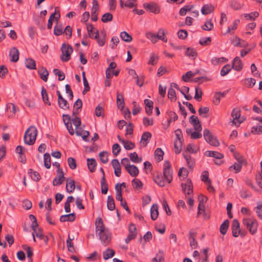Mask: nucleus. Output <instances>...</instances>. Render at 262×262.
Returning <instances> with one entry per match:
<instances>
[{"label": "nucleus", "instance_id": "1", "mask_svg": "<svg viewBox=\"0 0 262 262\" xmlns=\"http://www.w3.org/2000/svg\"><path fill=\"white\" fill-rule=\"evenodd\" d=\"M96 235L99 237L102 244L105 246L108 245L112 238V234L106 228L100 217H97L95 221Z\"/></svg>", "mask_w": 262, "mask_h": 262}, {"label": "nucleus", "instance_id": "2", "mask_svg": "<svg viewBox=\"0 0 262 262\" xmlns=\"http://www.w3.org/2000/svg\"><path fill=\"white\" fill-rule=\"evenodd\" d=\"M72 117L74 116L72 115ZM63 121L64 123L67 128L71 135H73L75 133V131L72 125V123L75 126L76 129H77L79 126H80L81 122V119L79 117L74 116L73 119H71V116L68 114L62 115Z\"/></svg>", "mask_w": 262, "mask_h": 262}, {"label": "nucleus", "instance_id": "3", "mask_svg": "<svg viewBox=\"0 0 262 262\" xmlns=\"http://www.w3.org/2000/svg\"><path fill=\"white\" fill-rule=\"evenodd\" d=\"M37 134V129L34 126H30L24 135V142L26 144L32 145L34 144Z\"/></svg>", "mask_w": 262, "mask_h": 262}, {"label": "nucleus", "instance_id": "4", "mask_svg": "<svg viewBox=\"0 0 262 262\" xmlns=\"http://www.w3.org/2000/svg\"><path fill=\"white\" fill-rule=\"evenodd\" d=\"M61 54L60 56V60L63 62H67L71 59V55L73 49L69 45L63 43L61 48Z\"/></svg>", "mask_w": 262, "mask_h": 262}, {"label": "nucleus", "instance_id": "5", "mask_svg": "<svg viewBox=\"0 0 262 262\" xmlns=\"http://www.w3.org/2000/svg\"><path fill=\"white\" fill-rule=\"evenodd\" d=\"M172 169L169 161H166L163 165V176L165 181L170 183L172 180Z\"/></svg>", "mask_w": 262, "mask_h": 262}, {"label": "nucleus", "instance_id": "6", "mask_svg": "<svg viewBox=\"0 0 262 262\" xmlns=\"http://www.w3.org/2000/svg\"><path fill=\"white\" fill-rule=\"evenodd\" d=\"M203 136L207 142L214 146H217L220 143L216 137L213 136L212 133L208 129H205Z\"/></svg>", "mask_w": 262, "mask_h": 262}, {"label": "nucleus", "instance_id": "7", "mask_svg": "<svg viewBox=\"0 0 262 262\" xmlns=\"http://www.w3.org/2000/svg\"><path fill=\"white\" fill-rule=\"evenodd\" d=\"M143 7L147 11L155 14H158L160 12V6L155 3H144Z\"/></svg>", "mask_w": 262, "mask_h": 262}, {"label": "nucleus", "instance_id": "8", "mask_svg": "<svg viewBox=\"0 0 262 262\" xmlns=\"http://www.w3.org/2000/svg\"><path fill=\"white\" fill-rule=\"evenodd\" d=\"M182 190L185 194L190 195L193 192L192 183L190 180L187 179L185 183L181 184Z\"/></svg>", "mask_w": 262, "mask_h": 262}, {"label": "nucleus", "instance_id": "9", "mask_svg": "<svg viewBox=\"0 0 262 262\" xmlns=\"http://www.w3.org/2000/svg\"><path fill=\"white\" fill-rule=\"evenodd\" d=\"M231 116L233 118L231 122L236 126H238L242 122L240 120L241 112L238 109L234 108L231 112Z\"/></svg>", "mask_w": 262, "mask_h": 262}, {"label": "nucleus", "instance_id": "10", "mask_svg": "<svg viewBox=\"0 0 262 262\" xmlns=\"http://www.w3.org/2000/svg\"><path fill=\"white\" fill-rule=\"evenodd\" d=\"M57 176L54 179L53 184L54 186H58L62 183L64 180V173L62 169H57Z\"/></svg>", "mask_w": 262, "mask_h": 262}, {"label": "nucleus", "instance_id": "11", "mask_svg": "<svg viewBox=\"0 0 262 262\" xmlns=\"http://www.w3.org/2000/svg\"><path fill=\"white\" fill-rule=\"evenodd\" d=\"M257 223L254 220L247 219V229H248L251 234H254L257 231Z\"/></svg>", "mask_w": 262, "mask_h": 262}, {"label": "nucleus", "instance_id": "12", "mask_svg": "<svg viewBox=\"0 0 262 262\" xmlns=\"http://www.w3.org/2000/svg\"><path fill=\"white\" fill-rule=\"evenodd\" d=\"M232 235L234 237H237L239 235L242 236L243 234H241V230L239 229V224L237 220H234L233 221L232 224Z\"/></svg>", "mask_w": 262, "mask_h": 262}, {"label": "nucleus", "instance_id": "13", "mask_svg": "<svg viewBox=\"0 0 262 262\" xmlns=\"http://www.w3.org/2000/svg\"><path fill=\"white\" fill-rule=\"evenodd\" d=\"M125 169L132 177H137L139 174V170L134 165H127Z\"/></svg>", "mask_w": 262, "mask_h": 262}, {"label": "nucleus", "instance_id": "14", "mask_svg": "<svg viewBox=\"0 0 262 262\" xmlns=\"http://www.w3.org/2000/svg\"><path fill=\"white\" fill-rule=\"evenodd\" d=\"M82 102L80 99H78L74 103L73 116H76L81 111Z\"/></svg>", "mask_w": 262, "mask_h": 262}, {"label": "nucleus", "instance_id": "15", "mask_svg": "<svg viewBox=\"0 0 262 262\" xmlns=\"http://www.w3.org/2000/svg\"><path fill=\"white\" fill-rule=\"evenodd\" d=\"M9 56L11 57L10 60L12 62H16L19 59V52L15 47H13L10 51Z\"/></svg>", "mask_w": 262, "mask_h": 262}, {"label": "nucleus", "instance_id": "16", "mask_svg": "<svg viewBox=\"0 0 262 262\" xmlns=\"http://www.w3.org/2000/svg\"><path fill=\"white\" fill-rule=\"evenodd\" d=\"M38 74H39L40 78L44 81L46 82L48 80L49 76V72L47 69L42 67L38 70Z\"/></svg>", "mask_w": 262, "mask_h": 262}, {"label": "nucleus", "instance_id": "17", "mask_svg": "<svg viewBox=\"0 0 262 262\" xmlns=\"http://www.w3.org/2000/svg\"><path fill=\"white\" fill-rule=\"evenodd\" d=\"M117 104L118 108L121 111H122L124 108V101L123 96L120 93H117Z\"/></svg>", "mask_w": 262, "mask_h": 262}, {"label": "nucleus", "instance_id": "18", "mask_svg": "<svg viewBox=\"0 0 262 262\" xmlns=\"http://www.w3.org/2000/svg\"><path fill=\"white\" fill-rule=\"evenodd\" d=\"M214 10V6L211 4L204 5L201 9V12L204 15H207L212 13Z\"/></svg>", "mask_w": 262, "mask_h": 262}, {"label": "nucleus", "instance_id": "19", "mask_svg": "<svg viewBox=\"0 0 262 262\" xmlns=\"http://www.w3.org/2000/svg\"><path fill=\"white\" fill-rule=\"evenodd\" d=\"M66 189L69 193L72 192L75 188V181L70 178L66 180Z\"/></svg>", "mask_w": 262, "mask_h": 262}, {"label": "nucleus", "instance_id": "20", "mask_svg": "<svg viewBox=\"0 0 262 262\" xmlns=\"http://www.w3.org/2000/svg\"><path fill=\"white\" fill-rule=\"evenodd\" d=\"M87 165L88 168L91 172H94L96 170V167L97 166V162L95 159L88 158L87 159Z\"/></svg>", "mask_w": 262, "mask_h": 262}, {"label": "nucleus", "instance_id": "21", "mask_svg": "<svg viewBox=\"0 0 262 262\" xmlns=\"http://www.w3.org/2000/svg\"><path fill=\"white\" fill-rule=\"evenodd\" d=\"M205 155L207 157H213L218 160H221L224 158V155L222 154L215 151H206Z\"/></svg>", "mask_w": 262, "mask_h": 262}, {"label": "nucleus", "instance_id": "22", "mask_svg": "<svg viewBox=\"0 0 262 262\" xmlns=\"http://www.w3.org/2000/svg\"><path fill=\"white\" fill-rule=\"evenodd\" d=\"M75 219V214L74 213H71L61 215L60 217V221L61 222H72L74 221Z\"/></svg>", "mask_w": 262, "mask_h": 262}, {"label": "nucleus", "instance_id": "23", "mask_svg": "<svg viewBox=\"0 0 262 262\" xmlns=\"http://www.w3.org/2000/svg\"><path fill=\"white\" fill-rule=\"evenodd\" d=\"M243 63L238 57H236L232 63V67L236 71H240L243 68Z\"/></svg>", "mask_w": 262, "mask_h": 262}, {"label": "nucleus", "instance_id": "24", "mask_svg": "<svg viewBox=\"0 0 262 262\" xmlns=\"http://www.w3.org/2000/svg\"><path fill=\"white\" fill-rule=\"evenodd\" d=\"M151 138V134L150 133L146 132L143 133L142 135L141 142L142 143L144 146H146L149 142V140Z\"/></svg>", "mask_w": 262, "mask_h": 262}, {"label": "nucleus", "instance_id": "25", "mask_svg": "<svg viewBox=\"0 0 262 262\" xmlns=\"http://www.w3.org/2000/svg\"><path fill=\"white\" fill-rule=\"evenodd\" d=\"M166 114L168 116L167 120L168 125H169L172 121H176L178 119V116L174 112L168 110L167 111Z\"/></svg>", "mask_w": 262, "mask_h": 262}, {"label": "nucleus", "instance_id": "26", "mask_svg": "<svg viewBox=\"0 0 262 262\" xmlns=\"http://www.w3.org/2000/svg\"><path fill=\"white\" fill-rule=\"evenodd\" d=\"M159 215L158 206L156 204H153L150 209V216L152 220L157 219Z\"/></svg>", "mask_w": 262, "mask_h": 262}, {"label": "nucleus", "instance_id": "27", "mask_svg": "<svg viewBox=\"0 0 262 262\" xmlns=\"http://www.w3.org/2000/svg\"><path fill=\"white\" fill-rule=\"evenodd\" d=\"M115 252L114 250L107 248L103 253V257L105 260L108 259L115 255Z\"/></svg>", "mask_w": 262, "mask_h": 262}, {"label": "nucleus", "instance_id": "28", "mask_svg": "<svg viewBox=\"0 0 262 262\" xmlns=\"http://www.w3.org/2000/svg\"><path fill=\"white\" fill-rule=\"evenodd\" d=\"M185 55L189 57H192L193 59H195L198 55V53L195 49L189 47L186 49Z\"/></svg>", "mask_w": 262, "mask_h": 262}, {"label": "nucleus", "instance_id": "29", "mask_svg": "<svg viewBox=\"0 0 262 262\" xmlns=\"http://www.w3.org/2000/svg\"><path fill=\"white\" fill-rule=\"evenodd\" d=\"M25 64L26 68L31 70L36 69L35 61L32 58H28L26 60Z\"/></svg>", "mask_w": 262, "mask_h": 262}, {"label": "nucleus", "instance_id": "30", "mask_svg": "<svg viewBox=\"0 0 262 262\" xmlns=\"http://www.w3.org/2000/svg\"><path fill=\"white\" fill-rule=\"evenodd\" d=\"M183 156L187 162V164L189 168H192L194 165V161L191 158V156L187 155L185 153L183 154Z\"/></svg>", "mask_w": 262, "mask_h": 262}, {"label": "nucleus", "instance_id": "31", "mask_svg": "<svg viewBox=\"0 0 262 262\" xmlns=\"http://www.w3.org/2000/svg\"><path fill=\"white\" fill-rule=\"evenodd\" d=\"M28 174H30L31 179L35 181H38L40 179V176L37 171H34L32 169L28 170Z\"/></svg>", "mask_w": 262, "mask_h": 262}, {"label": "nucleus", "instance_id": "32", "mask_svg": "<svg viewBox=\"0 0 262 262\" xmlns=\"http://www.w3.org/2000/svg\"><path fill=\"white\" fill-rule=\"evenodd\" d=\"M183 140H177L174 143V152L176 154L180 153Z\"/></svg>", "mask_w": 262, "mask_h": 262}, {"label": "nucleus", "instance_id": "33", "mask_svg": "<svg viewBox=\"0 0 262 262\" xmlns=\"http://www.w3.org/2000/svg\"><path fill=\"white\" fill-rule=\"evenodd\" d=\"M101 192L103 194H106L108 191V185L104 177H102L101 180Z\"/></svg>", "mask_w": 262, "mask_h": 262}, {"label": "nucleus", "instance_id": "34", "mask_svg": "<svg viewBox=\"0 0 262 262\" xmlns=\"http://www.w3.org/2000/svg\"><path fill=\"white\" fill-rule=\"evenodd\" d=\"M44 166L47 168L49 169L51 167V157L49 153H45L43 155Z\"/></svg>", "mask_w": 262, "mask_h": 262}, {"label": "nucleus", "instance_id": "35", "mask_svg": "<svg viewBox=\"0 0 262 262\" xmlns=\"http://www.w3.org/2000/svg\"><path fill=\"white\" fill-rule=\"evenodd\" d=\"M213 24L211 19H208L205 22L203 26H202V29L205 31H210L213 28Z\"/></svg>", "mask_w": 262, "mask_h": 262}, {"label": "nucleus", "instance_id": "36", "mask_svg": "<svg viewBox=\"0 0 262 262\" xmlns=\"http://www.w3.org/2000/svg\"><path fill=\"white\" fill-rule=\"evenodd\" d=\"M75 133L77 136H81L83 140L85 141H88V137L90 135V132L89 131L83 130L82 133H81L78 130H76Z\"/></svg>", "mask_w": 262, "mask_h": 262}, {"label": "nucleus", "instance_id": "37", "mask_svg": "<svg viewBox=\"0 0 262 262\" xmlns=\"http://www.w3.org/2000/svg\"><path fill=\"white\" fill-rule=\"evenodd\" d=\"M120 37L123 41L127 42H129L132 41L133 39L132 36L125 31H123L121 32Z\"/></svg>", "mask_w": 262, "mask_h": 262}, {"label": "nucleus", "instance_id": "38", "mask_svg": "<svg viewBox=\"0 0 262 262\" xmlns=\"http://www.w3.org/2000/svg\"><path fill=\"white\" fill-rule=\"evenodd\" d=\"M41 96H42V100L43 101V102L46 104H47L48 105H51V103L49 101L48 95V93H47V91L45 89V88H43V87L42 88V89H41Z\"/></svg>", "mask_w": 262, "mask_h": 262}, {"label": "nucleus", "instance_id": "39", "mask_svg": "<svg viewBox=\"0 0 262 262\" xmlns=\"http://www.w3.org/2000/svg\"><path fill=\"white\" fill-rule=\"evenodd\" d=\"M129 158L134 163H139L142 161V158H139L136 152L130 153Z\"/></svg>", "mask_w": 262, "mask_h": 262}, {"label": "nucleus", "instance_id": "40", "mask_svg": "<svg viewBox=\"0 0 262 262\" xmlns=\"http://www.w3.org/2000/svg\"><path fill=\"white\" fill-rule=\"evenodd\" d=\"M241 168H242V163L238 162V163H235L233 165L230 166L229 168V170L230 171L235 170V173H238L241 171Z\"/></svg>", "mask_w": 262, "mask_h": 262}, {"label": "nucleus", "instance_id": "41", "mask_svg": "<svg viewBox=\"0 0 262 262\" xmlns=\"http://www.w3.org/2000/svg\"><path fill=\"white\" fill-rule=\"evenodd\" d=\"M251 133L253 135H260L262 134V125H256L252 127Z\"/></svg>", "mask_w": 262, "mask_h": 262}, {"label": "nucleus", "instance_id": "42", "mask_svg": "<svg viewBox=\"0 0 262 262\" xmlns=\"http://www.w3.org/2000/svg\"><path fill=\"white\" fill-rule=\"evenodd\" d=\"M189 243L190 246L192 249H195L197 248L198 243L194 238L193 233H189Z\"/></svg>", "mask_w": 262, "mask_h": 262}, {"label": "nucleus", "instance_id": "43", "mask_svg": "<svg viewBox=\"0 0 262 262\" xmlns=\"http://www.w3.org/2000/svg\"><path fill=\"white\" fill-rule=\"evenodd\" d=\"M207 201V198H201V199L199 200V204L198 206V213H201V211H204V204Z\"/></svg>", "mask_w": 262, "mask_h": 262}, {"label": "nucleus", "instance_id": "44", "mask_svg": "<svg viewBox=\"0 0 262 262\" xmlns=\"http://www.w3.org/2000/svg\"><path fill=\"white\" fill-rule=\"evenodd\" d=\"M163 155L164 152L161 148H158L156 149L155 151V158H156L159 161H161L163 160Z\"/></svg>", "mask_w": 262, "mask_h": 262}, {"label": "nucleus", "instance_id": "45", "mask_svg": "<svg viewBox=\"0 0 262 262\" xmlns=\"http://www.w3.org/2000/svg\"><path fill=\"white\" fill-rule=\"evenodd\" d=\"M168 97L171 101H175L177 100L176 92L172 88H169L168 90Z\"/></svg>", "mask_w": 262, "mask_h": 262}, {"label": "nucleus", "instance_id": "46", "mask_svg": "<svg viewBox=\"0 0 262 262\" xmlns=\"http://www.w3.org/2000/svg\"><path fill=\"white\" fill-rule=\"evenodd\" d=\"M54 74L58 77V79L59 81H62L65 78V75L64 73L58 69H55L53 70Z\"/></svg>", "mask_w": 262, "mask_h": 262}, {"label": "nucleus", "instance_id": "47", "mask_svg": "<svg viewBox=\"0 0 262 262\" xmlns=\"http://www.w3.org/2000/svg\"><path fill=\"white\" fill-rule=\"evenodd\" d=\"M229 221L228 220H226L221 225L220 232L222 234H225L226 233L229 227Z\"/></svg>", "mask_w": 262, "mask_h": 262}, {"label": "nucleus", "instance_id": "48", "mask_svg": "<svg viewBox=\"0 0 262 262\" xmlns=\"http://www.w3.org/2000/svg\"><path fill=\"white\" fill-rule=\"evenodd\" d=\"M157 36L158 37V39H160L165 42L167 41V38L165 36L164 31L162 29H160L159 30Z\"/></svg>", "mask_w": 262, "mask_h": 262}, {"label": "nucleus", "instance_id": "49", "mask_svg": "<svg viewBox=\"0 0 262 262\" xmlns=\"http://www.w3.org/2000/svg\"><path fill=\"white\" fill-rule=\"evenodd\" d=\"M113 16L111 13H106L104 14L101 18V20L103 23H107L113 20Z\"/></svg>", "mask_w": 262, "mask_h": 262}, {"label": "nucleus", "instance_id": "50", "mask_svg": "<svg viewBox=\"0 0 262 262\" xmlns=\"http://www.w3.org/2000/svg\"><path fill=\"white\" fill-rule=\"evenodd\" d=\"M155 182L160 186L163 187L165 185V181L160 175H157L154 177Z\"/></svg>", "mask_w": 262, "mask_h": 262}, {"label": "nucleus", "instance_id": "51", "mask_svg": "<svg viewBox=\"0 0 262 262\" xmlns=\"http://www.w3.org/2000/svg\"><path fill=\"white\" fill-rule=\"evenodd\" d=\"M124 147L126 150H130L135 148V144L132 141L125 140L123 141Z\"/></svg>", "mask_w": 262, "mask_h": 262}, {"label": "nucleus", "instance_id": "52", "mask_svg": "<svg viewBox=\"0 0 262 262\" xmlns=\"http://www.w3.org/2000/svg\"><path fill=\"white\" fill-rule=\"evenodd\" d=\"M193 7V6H185L184 7L182 8L180 11L179 14L181 16H184L186 15L187 12L191 11L192 8Z\"/></svg>", "mask_w": 262, "mask_h": 262}, {"label": "nucleus", "instance_id": "53", "mask_svg": "<svg viewBox=\"0 0 262 262\" xmlns=\"http://www.w3.org/2000/svg\"><path fill=\"white\" fill-rule=\"evenodd\" d=\"M107 207L110 210H114L115 209V204L113 198H107Z\"/></svg>", "mask_w": 262, "mask_h": 262}, {"label": "nucleus", "instance_id": "54", "mask_svg": "<svg viewBox=\"0 0 262 262\" xmlns=\"http://www.w3.org/2000/svg\"><path fill=\"white\" fill-rule=\"evenodd\" d=\"M63 33V27L62 25H57L54 27V34L56 36H59Z\"/></svg>", "mask_w": 262, "mask_h": 262}, {"label": "nucleus", "instance_id": "55", "mask_svg": "<svg viewBox=\"0 0 262 262\" xmlns=\"http://www.w3.org/2000/svg\"><path fill=\"white\" fill-rule=\"evenodd\" d=\"M132 186L135 189H139L142 187V183L138 179H134L132 182Z\"/></svg>", "mask_w": 262, "mask_h": 262}, {"label": "nucleus", "instance_id": "56", "mask_svg": "<svg viewBox=\"0 0 262 262\" xmlns=\"http://www.w3.org/2000/svg\"><path fill=\"white\" fill-rule=\"evenodd\" d=\"M67 162L70 168L72 169H75L76 168L77 164L76 160L72 157H69L68 158Z\"/></svg>", "mask_w": 262, "mask_h": 262}, {"label": "nucleus", "instance_id": "57", "mask_svg": "<svg viewBox=\"0 0 262 262\" xmlns=\"http://www.w3.org/2000/svg\"><path fill=\"white\" fill-rule=\"evenodd\" d=\"M107 155V152L104 151L100 152L99 154L100 159L103 163H106L108 161Z\"/></svg>", "mask_w": 262, "mask_h": 262}, {"label": "nucleus", "instance_id": "58", "mask_svg": "<svg viewBox=\"0 0 262 262\" xmlns=\"http://www.w3.org/2000/svg\"><path fill=\"white\" fill-rule=\"evenodd\" d=\"M146 36L148 39H150L152 43L157 42L158 40L157 35L151 32L146 33Z\"/></svg>", "mask_w": 262, "mask_h": 262}, {"label": "nucleus", "instance_id": "59", "mask_svg": "<svg viewBox=\"0 0 262 262\" xmlns=\"http://www.w3.org/2000/svg\"><path fill=\"white\" fill-rule=\"evenodd\" d=\"M95 113L97 117H104V109L100 105L96 106Z\"/></svg>", "mask_w": 262, "mask_h": 262}, {"label": "nucleus", "instance_id": "60", "mask_svg": "<svg viewBox=\"0 0 262 262\" xmlns=\"http://www.w3.org/2000/svg\"><path fill=\"white\" fill-rule=\"evenodd\" d=\"M211 38L210 37L203 38L199 41V43L203 46H208L211 43Z\"/></svg>", "mask_w": 262, "mask_h": 262}, {"label": "nucleus", "instance_id": "61", "mask_svg": "<svg viewBox=\"0 0 262 262\" xmlns=\"http://www.w3.org/2000/svg\"><path fill=\"white\" fill-rule=\"evenodd\" d=\"M121 150V148L118 143L114 144L112 146V152L114 157L118 155Z\"/></svg>", "mask_w": 262, "mask_h": 262}, {"label": "nucleus", "instance_id": "62", "mask_svg": "<svg viewBox=\"0 0 262 262\" xmlns=\"http://www.w3.org/2000/svg\"><path fill=\"white\" fill-rule=\"evenodd\" d=\"M243 6L244 4H241L239 2L236 1H233L230 3L231 7L236 10L241 9Z\"/></svg>", "mask_w": 262, "mask_h": 262}, {"label": "nucleus", "instance_id": "63", "mask_svg": "<svg viewBox=\"0 0 262 262\" xmlns=\"http://www.w3.org/2000/svg\"><path fill=\"white\" fill-rule=\"evenodd\" d=\"M231 70V67L229 64L224 66L221 71V75L224 76L226 75Z\"/></svg>", "mask_w": 262, "mask_h": 262}, {"label": "nucleus", "instance_id": "64", "mask_svg": "<svg viewBox=\"0 0 262 262\" xmlns=\"http://www.w3.org/2000/svg\"><path fill=\"white\" fill-rule=\"evenodd\" d=\"M255 211L257 216L262 220V202L257 204V206L255 208Z\"/></svg>", "mask_w": 262, "mask_h": 262}]
</instances>
